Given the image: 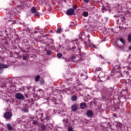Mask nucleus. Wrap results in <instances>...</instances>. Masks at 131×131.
Listing matches in <instances>:
<instances>
[{
    "label": "nucleus",
    "instance_id": "nucleus-1",
    "mask_svg": "<svg viewBox=\"0 0 131 131\" xmlns=\"http://www.w3.org/2000/svg\"><path fill=\"white\" fill-rule=\"evenodd\" d=\"M12 116H13V115L11 112H7L4 115V118L7 119V120H10V119L12 118Z\"/></svg>",
    "mask_w": 131,
    "mask_h": 131
},
{
    "label": "nucleus",
    "instance_id": "nucleus-2",
    "mask_svg": "<svg viewBox=\"0 0 131 131\" xmlns=\"http://www.w3.org/2000/svg\"><path fill=\"white\" fill-rule=\"evenodd\" d=\"M9 66L3 63H0V74H2L4 72V69L8 68Z\"/></svg>",
    "mask_w": 131,
    "mask_h": 131
},
{
    "label": "nucleus",
    "instance_id": "nucleus-3",
    "mask_svg": "<svg viewBox=\"0 0 131 131\" xmlns=\"http://www.w3.org/2000/svg\"><path fill=\"white\" fill-rule=\"evenodd\" d=\"M114 70L116 71V72H118L117 74L119 75L118 77H120V76H121V73L119 72V71H120V67L119 66H115L114 67Z\"/></svg>",
    "mask_w": 131,
    "mask_h": 131
},
{
    "label": "nucleus",
    "instance_id": "nucleus-4",
    "mask_svg": "<svg viewBox=\"0 0 131 131\" xmlns=\"http://www.w3.org/2000/svg\"><path fill=\"white\" fill-rule=\"evenodd\" d=\"M67 51H72V53H75V50H76V47L75 46H73L71 47V46H69V47H68L66 48Z\"/></svg>",
    "mask_w": 131,
    "mask_h": 131
},
{
    "label": "nucleus",
    "instance_id": "nucleus-5",
    "mask_svg": "<svg viewBox=\"0 0 131 131\" xmlns=\"http://www.w3.org/2000/svg\"><path fill=\"white\" fill-rule=\"evenodd\" d=\"M15 98L18 100H24V96L21 94V93H16L15 94Z\"/></svg>",
    "mask_w": 131,
    "mask_h": 131
},
{
    "label": "nucleus",
    "instance_id": "nucleus-6",
    "mask_svg": "<svg viewBox=\"0 0 131 131\" xmlns=\"http://www.w3.org/2000/svg\"><path fill=\"white\" fill-rule=\"evenodd\" d=\"M74 13V9L71 8L67 11V15L68 16H72Z\"/></svg>",
    "mask_w": 131,
    "mask_h": 131
},
{
    "label": "nucleus",
    "instance_id": "nucleus-7",
    "mask_svg": "<svg viewBox=\"0 0 131 131\" xmlns=\"http://www.w3.org/2000/svg\"><path fill=\"white\" fill-rule=\"evenodd\" d=\"M71 109L73 112H76L77 110H78V107H77V104H74L72 106Z\"/></svg>",
    "mask_w": 131,
    "mask_h": 131
},
{
    "label": "nucleus",
    "instance_id": "nucleus-8",
    "mask_svg": "<svg viewBox=\"0 0 131 131\" xmlns=\"http://www.w3.org/2000/svg\"><path fill=\"white\" fill-rule=\"evenodd\" d=\"M86 115L88 117H92V116L94 115V113H93L92 111L89 110L86 112Z\"/></svg>",
    "mask_w": 131,
    "mask_h": 131
},
{
    "label": "nucleus",
    "instance_id": "nucleus-9",
    "mask_svg": "<svg viewBox=\"0 0 131 131\" xmlns=\"http://www.w3.org/2000/svg\"><path fill=\"white\" fill-rule=\"evenodd\" d=\"M80 107L81 109H85L86 108V104L84 102L81 103L80 104Z\"/></svg>",
    "mask_w": 131,
    "mask_h": 131
},
{
    "label": "nucleus",
    "instance_id": "nucleus-10",
    "mask_svg": "<svg viewBox=\"0 0 131 131\" xmlns=\"http://www.w3.org/2000/svg\"><path fill=\"white\" fill-rule=\"evenodd\" d=\"M51 115H50V114H47L46 115V120L47 121H50V120H51Z\"/></svg>",
    "mask_w": 131,
    "mask_h": 131
},
{
    "label": "nucleus",
    "instance_id": "nucleus-11",
    "mask_svg": "<svg viewBox=\"0 0 131 131\" xmlns=\"http://www.w3.org/2000/svg\"><path fill=\"white\" fill-rule=\"evenodd\" d=\"M23 60H27L29 58V56L28 54H24L22 56Z\"/></svg>",
    "mask_w": 131,
    "mask_h": 131
},
{
    "label": "nucleus",
    "instance_id": "nucleus-12",
    "mask_svg": "<svg viewBox=\"0 0 131 131\" xmlns=\"http://www.w3.org/2000/svg\"><path fill=\"white\" fill-rule=\"evenodd\" d=\"M71 100L73 102L76 101V100H77V96H76V95H73L71 98Z\"/></svg>",
    "mask_w": 131,
    "mask_h": 131
},
{
    "label": "nucleus",
    "instance_id": "nucleus-13",
    "mask_svg": "<svg viewBox=\"0 0 131 131\" xmlns=\"http://www.w3.org/2000/svg\"><path fill=\"white\" fill-rule=\"evenodd\" d=\"M31 11L32 12V13L33 14H34V13H35L36 11H37V10H36V8H35V7H32Z\"/></svg>",
    "mask_w": 131,
    "mask_h": 131
},
{
    "label": "nucleus",
    "instance_id": "nucleus-14",
    "mask_svg": "<svg viewBox=\"0 0 131 131\" xmlns=\"http://www.w3.org/2000/svg\"><path fill=\"white\" fill-rule=\"evenodd\" d=\"M22 9H24V6L23 5H18L17 7L16 10H22Z\"/></svg>",
    "mask_w": 131,
    "mask_h": 131
},
{
    "label": "nucleus",
    "instance_id": "nucleus-15",
    "mask_svg": "<svg viewBox=\"0 0 131 131\" xmlns=\"http://www.w3.org/2000/svg\"><path fill=\"white\" fill-rule=\"evenodd\" d=\"M45 51H46L47 52V54L48 56H51V55H52V51H51V50H47V48L45 49Z\"/></svg>",
    "mask_w": 131,
    "mask_h": 131
},
{
    "label": "nucleus",
    "instance_id": "nucleus-16",
    "mask_svg": "<svg viewBox=\"0 0 131 131\" xmlns=\"http://www.w3.org/2000/svg\"><path fill=\"white\" fill-rule=\"evenodd\" d=\"M40 79V76L37 75L35 78V80L36 82H37V81H38V80H39Z\"/></svg>",
    "mask_w": 131,
    "mask_h": 131
},
{
    "label": "nucleus",
    "instance_id": "nucleus-17",
    "mask_svg": "<svg viewBox=\"0 0 131 131\" xmlns=\"http://www.w3.org/2000/svg\"><path fill=\"white\" fill-rule=\"evenodd\" d=\"M7 127L9 130H12L13 129V127L11 126L10 124H7Z\"/></svg>",
    "mask_w": 131,
    "mask_h": 131
},
{
    "label": "nucleus",
    "instance_id": "nucleus-18",
    "mask_svg": "<svg viewBox=\"0 0 131 131\" xmlns=\"http://www.w3.org/2000/svg\"><path fill=\"white\" fill-rule=\"evenodd\" d=\"M83 16L84 17H88L89 16V12L84 11L83 12Z\"/></svg>",
    "mask_w": 131,
    "mask_h": 131
},
{
    "label": "nucleus",
    "instance_id": "nucleus-19",
    "mask_svg": "<svg viewBox=\"0 0 131 131\" xmlns=\"http://www.w3.org/2000/svg\"><path fill=\"white\" fill-rule=\"evenodd\" d=\"M88 41H89L90 46H92V47H93V48L97 49V47H96V45H94V44H92V43H91V40H90V39H88Z\"/></svg>",
    "mask_w": 131,
    "mask_h": 131
},
{
    "label": "nucleus",
    "instance_id": "nucleus-20",
    "mask_svg": "<svg viewBox=\"0 0 131 131\" xmlns=\"http://www.w3.org/2000/svg\"><path fill=\"white\" fill-rule=\"evenodd\" d=\"M46 128H47V127H46V125L42 124L41 125V129H42V130H45V129H46Z\"/></svg>",
    "mask_w": 131,
    "mask_h": 131
},
{
    "label": "nucleus",
    "instance_id": "nucleus-21",
    "mask_svg": "<svg viewBox=\"0 0 131 131\" xmlns=\"http://www.w3.org/2000/svg\"><path fill=\"white\" fill-rule=\"evenodd\" d=\"M61 31H62V28H59L56 30V33H61Z\"/></svg>",
    "mask_w": 131,
    "mask_h": 131
},
{
    "label": "nucleus",
    "instance_id": "nucleus-22",
    "mask_svg": "<svg viewBox=\"0 0 131 131\" xmlns=\"http://www.w3.org/2000/svg\"><path fill=\"white\" fill-rule=\"evenodd\" d=\"M34 16H36V17H39L40 14L37 11H36L34 13Z\"/></svg>",
    "mask_w": 131,
    "mask_h": 131
},
{
    "label": "nucleus",
    "instance_id": "nucleus-23",
    "mask_svg": "<svg viewBox=\"0 0 131 131\" xmlns=\"http://www.w3.org/2000/svg\"><path fill=\"white\" fill-rule=\"evenodd\" d=\"M18 47H19V48L20 51H21V52H23V53H27V51H26V50H25L22 49V48L20 47V46H18Z\"/></svg>",
    "mask_w": 131,
    "mask_h": 131
},
{
    "label": "nucleus",
    "instance_id": "nucleus-24",
    "mask_svg": "<svg viewBox=\"0 0 131 131\" xmlns=\"http://www.w3.org/2000/svg\"><path fill=\"white\" fill-rule=\"evenodd\" d=\"M120 41H121V42L123 43V45H124L125 43V41H124V39H123V38H120Z\"/></svg>",
    "mask_w": 131,
    "mask_h": 131
},
{
    "label": "nucleus",
    "instance_id": "nucleus-25",
    "mask_svg": "<svg viewBox=\"0 0 131 131\" xmlns=\"http://www.w3.org/2000/svg\"><path fill=\"white\" fill-rule=\"evenodd\" d=\"M128 41L129 42H131V34H129L128 35Z\"/></svg>",
    "mask_w": 131,
    "mask_h": 131
},
{
    "label": "nucleus",
    "instance_id": "nucleus-26",
    "mask_svg": "<svg viewBox=\"0 0 131 131\" xmlns=\"http://www.w3.org/2000/svg\"><path fill=\"white\" fill-rule=\"evenodd\" d=\"M57 56L60 59L62 58V57L63 56V55H62L61 53H58L57 55Z\"/></svg>",
    "mask_w": 131,
    "mask_h": 131
},
{
    "label": "nucleus",
    "instance_id": "nucleus-27",
    "mask_svg": "<svg viewBox=\"0 0 131 131\" xmlns=\"http://www.w3.org/2000/svg\"><path fill=\"white\" fill-rule=\"evenodd\" d=\"M43 83H45V80H43V79H42L40 81V84L41 85H42V84H43Z\"/></svg>",
    "mask_w": 131,
    "mask_h": 131
},
{
    "label": "nucleus",
    "instance_id": "nucleus-28",
    "mask_svg": "<svg viewBox=\"0 0 131 131\" xmlns=\"http://www.w3.org/2000/svg\"><path fill=\"white\" fill-rule=\"evenodd\" d=\"M63 122H66V125L67 126H68V125H69V124L68 123V120L67 119V120H63Z\"/></svg>",
    "mask_w": 131,
    "mask_h": 131
},
{
    "label": "nucleus",
    "instance_id": "nucleus-29",
    "mask_svg": "<svg viewBox=\"0 0 131 131\" xmlns=\"http://www.w3.org/2000/svg\"><path fill=\"white\" fill-rule=\"evenodd\" d=\"M68 131H73V128H72V126H70L68 128Z\"/></svg>",
    "mask_w": 131,
    "mask_h": 131
},
{
    "label": "nucleus",
    "instance_id": "nucleus-30",
    "mask_svg": "<svg viewBox=\"0 0 131 131\" xmlns=\"http://www.w3.org/2000/svg\"><path fill=\"white\" fill-rule=\"evenodd\" d=\"M117 126L119 127H121V126H122V124H121L120 122H119L117 123Z\"/></svg>",
    "mask_w": 131,
    "mask_h": 131
},
{
    "label": "nucleus",
    "instance_id": "nucleus-31",
    "mask_svg": "<svg viewBox=\"0 0 131 131\" xmlns=\"http://www.w3.org/2000/svg\"><path fill=\"white\" fill-rule=\"evenodd\" d=\"M124 73L125 74H126V75H127V76H128V75H129V72L128 71H125V72H124Z\"/></svg>",
    "mask_w": 131,
    "mask_h": 131
},
{
    "label": "nucleus",
    "instance_id": "nucleus-32",
    "mask_svg": "<svg viewBox=\"0 0 131 131\" xmlns=\"http://www.w3.org/2000/svg\"><path fill=\"white\" fill-rule=\"evenodd\" d=\"M77 9V6L73 5V10H76Z\"/></svg>",
    "mask_w": 131,
    "mask_h": 131
},
{
    "label": "nucleus",
    "instance_id": "nucleus-33",
    "mask_svg": "<svg viewBox=\"0 0 131 131\" xmlns=\"http://www.w3.org/2000/svg\"><path fill=\"white\" fill-rule=\"evenodd\" d=\"M96 71H102V68H97L96 69Z\"/></svg>",
    "mask_w": 131,
    "mask_h": 131
},
{
    "label": "nucleus",
    "instance_id": "nucleus-34",
    "mask_svg": "<svg viewBox=\"0 0 131 131\" xmlns=\"http://www.w3.org/2000/svg\"><path fill=\"white\" fill-rule=\"evenodd\" d=\"M24 112H28V108L27 107L24 108Z\"/></svg>",
    "mask_w": 131,
    "mask_h": 131
},
{
    "label": "nucleus",
    "instance_id": "nucleus-35",
    "mask_svg": "<svg viewBox=\"0 0 131 131\" xmlns=\"http://www.w3.org/2000/svg\"><path fill=\"white\" fill-rule=\"evenodd\" d=\"M85 55V53H82L80 54V56L81 58H83V57Z\"/></svg>",
    "mask_w": 131,
    "mask_h": 131
},
{
    "label": "nucleus",
    "instance_id": "nucleus-36",
    "mask_svg": "<svg viewBox=\"0 0 131 131\" xmlns=\"http://www.w3.org/2000/svg\"><path fill=\"white\" fill-rule=\"evenodd\" d=\"M71 59H72V60H74V59H75V56L72 55Z\"/></svg>",
    "mask_w": 131,
    "mask_h": 131
},
{
    "label": "nucleus",
    "instance_id": "nucleus-37",
    "mask_svg": "<svg viewBox=\"0 0 131 131\" xmlns=\"http://www.w3.org/2000/svg\"><path fill=\"white\" fill-rule=\"evenodd\" d=\"M84 2L86 3V4H88L90 2L89 0H84Z\"/></svg>",
    "mask_w": 131,
    "mask_h": 131
},
{
    "label": "nucleus",
    "instance_id": "nucleus-38",
    "mask_svg": "<svg viewBox=\"0 0 131 131\" xmlns=\"http://www.w3.org/2000/svg\"><path fill=\"white\" fill-rule=\"evenodd\" d=\"M33 124H37V121H33Z\"/></svg>",
    "mask_w": 131,
    "mask_h": 131
},
{
    "label": "nucleus",
    "instance_id": "nucleus-39",
    "mask_svg": "<svg viewBox=\"0 0 131 131\" xmlns=\"http://www.w3.org/2000/svg\"><path fill=\"white\" fill-rule=\"evenodd\" d=\"M127 70H131V67L130 66L127 67Z\"/></svg>",
    "mask_w": 131,
    "mask_h": 131
},
{
    "label": "nucleus",
    "instance_id": "nucleus-40",
    "mask_svg": "<svg viewBox=\"0 0 131 131\" xmlns=\"http://www.w3.org/2000/svg\"><path fill=\"white\" fill-rule=\"evenodd\" d=\"M26 49V50H27V51H29V50H30V47H28Z\"/></svg>",
    "mask_w": 131,
    "mask_h": 131
},
{
    "label": "nucleus",
    "instance_id": "nucleus-41",
    "mask_svg": "<svg viewBox=\"0 0 131 131\" xmlns=\"http://www.w3.org/2000/svg\"><path fill=\"white\" fill-rule=\"evenodd\" d=\"M102 10H103V11H105V10H106V7H102Z\"/></svg>",
    "mask_w": 131,
    "mask_h": 131
},
{
    "label": "nucleus",
    "instance_id": "nucleus-42",
    "mask_svg": "<svg viewBox=\"0 0 131 131\" xmlns=\"http://www.w3.org/2000/svg\"><path fill=\"white\" fill-rule=\"evenodd\" d=\"M113 116L115 117H117V115H116V114H113Z\"/></svg>",
    "mask_w": 131,
    "mask_h": 131
},
{
    "label": "nucleus",
    "instance_id": "nucleus-43",
    "mask_svg": "<svg viewBox=\"0 0 131 131\" xmlns=\"http://www.w3.org/2000/svg\"><path fill=\"white\" fill-rule=\"evenodd\" d=\"M31 88H32V87H31V86H28V87H27V89L28 90H30V89H31Z\"/></svg>",
    "mask_w": 131,
    "mask_h": 131
},
{
    "label": "nucleus",
    "instance_id": "nucleus-44",
    "mask_svg": "<svg viewBox=\"0 0 131 131\" xmlns=\"http://www.w3.org/2000/svg\"><path fill=\"white\" fill-rule=\"evenodd\" d=\"M7 103H9V102H11L9 99L6 100Z\"/></svg>",
    "mask_w": 131,
    "mask_h": 131
},
{
    "label": "nucleus",
    "instance_id": "nucleus-45",
    "mask_svg": "<svg viewBox=\"0 0 131 131\" xmlns=\"http://www.w3.org/2000/svg\"><path fill=\"white\" fill-rule=\"evenodd\" d=\"M128 50L129 51H131V46L129 47Z\"/></svg>",
    "mask_w": 131,
    "mask_h": 131
},
{
    "label": "nucleus",
    "instance_id": "nucleus-46",
    "mask_svg": "<svg viewBox=\"0 0 131 131\" xmlns=\"http://www.w3.org/2000/svg\"><path fill=\"white\" fill-rule=\"evenodd\" d=\"M25 96L26 97V98H28V95L27 94H25Z\"/></svg>",
    "mask_w": 131,
    "mask_h": 131
},
{
    "label": "nucleus",
    "instance_id": "nucleus-47",
    "mask_svg": "<svg viewBox=\"0 0 131 131\" xmlns=\"http://www.w3.org/2000/svg\"><path fill=\"white\" fill-rule=\"evenodd\" d=\"M34 33H38V32L36 31H34Z\"/></svg>",
    "mask_w": 131,
    "mask_h": 131
},
{
    "label": "nucleus",
    "instance_id": "nucleus-48",
    "mask_svg": "<svg viewBox=\"0 0 131 131\" xmlns=\"http://www.w3.org/2000/svg\"><path fill=\"white\" fill-rule=\"evenodd\" d=\"M66 62H69V59H66Z\"/></svg>",
    "mask_w": 131,
    "mask_h": 131
},
{
    "label": "nucleus",
    "instance_id": "nucleus-49",
    "mask_svg": "<svg viewBox=\"0 0 131 131\" xmlns=\"http://www.w3.org/2000/svg\"><path fill=\"white\" fill-rule=\"evenodd\" d=\"M88 43H86V42H85V46H87Z\"/></svg>",
    "mask_w": 131,
    "mask_h": 131
},
{
    "label": "nucleus",
    "instance_id": "nucleus-50",
    "mask_svg": "<svg viewBox=\"0 0 131 131\" xmlns=\"http://www.w3.org/2000/svg\"><path fill=\"white\" fill-rule=\"evenodd\" d=\"M88 37L90 38V35H88Z\"/></svg>",
    "mask_w": 131,
    "mask_h": 131
},
{
    "label": "nucleus",
    "instance_id": "nucleus-51",
    "mask_svg": "<svg viewBox=\"0 0 131 131\" xmlns=\"http://www.w3.org/2000/svg\"><path fill=\"white\" fill-rule=\"evenodd\" d=\"M28 102L29 103L30 102V100H28Z\"/></svg>",
    "mask_w": 131,
    "mask_h": 131
},
{
    "label": "nucleus",
    "instance_id": "nucleus-52",
    "mask_svg": "<svg viewBox=\"0 0 131 131\" xmlns=\"http://www.w3.org/2000/svg\"><path fill=\"white\" fill-rule=\"evenodd\" d=\"M103 99H105V97L102 96Z\"/></svg>",
    "mask_w": 131,
    "mask_h": 131
},
{
    "label": "nucleus",
    "instance_id": "nucleus-53",
    "mask_svg": "<svg viewBox=\"0 0 131 131\" xmlns=\"http://www.w3.org/2000/svg\"><path fill=\"white\" fill-rule=\"evenodd\" d=\"M119 48L120 49H121V46H119Z\"/></svg>",
    "mask_w": 131,
    "mask_h": 131
},
{
    "label": "nucleus",
    "instance_id": "nucleus-54",
    "mask_svg": "<svg viewBox=\"0 0 131 131\" xmlns=\"http://www.w3.org/2000/svg\"><path fill=\"white\" fill-rule=\"evenodd\" d=\"M107 79H110V78H109V77H107Z\"/></svg>",
    "mask_w": 131,
    "mask_h": 131
},
{
    "label": "nucleus",
    "instance_id": "nucleus-55",
    "mask_svg": "<svg viewBox=\"0 0 131 131\" xmlns=\"http://www.w3.org/2000/svg\"><path fill=\"white\" fill-rule=\"evenodd\" d=\"M114 17H117V16H116V15H115V16H114Z\"/></svg>",
    "mask_w": 131,
    "mask_h": 131
},
{
    "label": "nucleus",
    "instance_id": "nucleus-56",
    "mask_svg": "<svg viewBox=\"0 0 131 131\" xmlns=\"http://www.w3.org/2000/svg\"><path fill=\"white\" fill-rule=\"evenodd\" d=\"M100 57H101V58H102V55H100Z\"/></svg>",
    "mask_w": 131,
    "mask_h": 131
},
{
    "label": "nucleus",
    "instance_id": "nucleus-57",
    "mask_svg": "<svg viewBox=\"0 0 131 131\" xmlns=\"http://www.w3.org/2000/svg\"><path fill=\"white\" fill-rule=\"evenodd\" d=\"M51 43L53 44V42H51Z\"/></svg>",
    "mask_w": 131,
    "mask_h": 131
},
{
    "label": "nucleus",
    "instance_id": "nucleus-58",
    "mask_svg": "<svg viewBox=\"0 0 131 131\" xmlns=\"http://www.w3.org/2000/svg\"><path fill=\"white\" fill-rule=\"evenodd\" d=\"M64 2L66 3V1H64Z\"/></svg>",
    "mask_w": 131,
    "mask_h": 131
},
{
    "label": "nucleus",
    "instance_id": "nucleus-59",
    "mask_svg": "<svg viewBox=\"0 0 131 131\" xmlns=\"http://www.w3.org/2000/svg\"><path fill=\"white\" fill-rule=\"evenodd\" d=\"M14 13H16V11H14Z\"/></svg>",
    "mask_w": 131,
    "mask_h": 131
},
{
    "label": "nucleus",
    "instance_id": "nucleus-60",
    "mask_svg": "<svg viewBox=\"0 0 131 131\" xmlns=\"http://www.w3.org/2000/svg\"><path fill=\"white\" fill-rule=\"evenodd\" d=\"M119 28H120V26H119Z\"/></svg>",
    "mask_w": 131,
    "mask_h": 131
},
{
    "label": "nucleus",
    "instance_id": "nucleus-61",
    "mask_svg": "<svg viewBox=\"0 0 131 131\" xmlns=\"http://www.w3.org/2000/svg\"><path fill=\"white\" fill-rule=\"evenodd\" d=\"M80 60H82V59H80Z\"/></svg>",
    "mask_w": 131,
    "mask_h": 131
}]
</instances>
